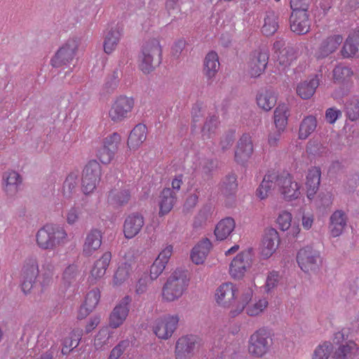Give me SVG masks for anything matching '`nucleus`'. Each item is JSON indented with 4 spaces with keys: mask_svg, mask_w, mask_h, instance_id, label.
<instances>
[{
    "mask_svg": "<svg viewBox=\"0 0 359 359\" xmlns=\"http://www.w3.org/2000/svg\"><path fill=\"white\" fill-rule=\"evenodd\" d=\"M317 120L313 116L304 118L300 123L299 138L306 140L316 128Z\"/></svg>",
    "mask_w": 359,
    "mask_h": 359,
    "instance_id": "37998d69",
    "label": "nucleus"
},
{
    "mask_svg": "<svg viewBox=\"0 0 359 359\" xmlns=\"http://www.w3.org/2000/svg\"><path fill=\"white\" fill-rule=\"evenodd\" d=\"M121 142V136L117 133H114L103 140L102 145L114 154L118 151Z\"/></svg>",
    "mask_w": 359,
    "mask_h": 359,
    "instance_id": "603ef678",
    "label": "nucleus"
},
{
    "mask_svg": "<svg viewBox=\"0 0 359 359\" xmlns=\"http://www.w3.org/2000/svg\"><path fill=\"white\" fill-rule=\"evenodd\" d=\"M349 331L346 328H343L341 330L336 332L334 335L333 343L334 345L339 346V345H344L348 340Z\"/></svg>",
    "mask_w": 359,
    "mask_h": 359,
    "instance_id": "0e129e2a",
    "label": "nucleus"
},
{
    "mask_svg": "<svg viewBox=\"0 0 359 359\" xmlns=\"http://www.w3.org/2000/svg\"><path fill=\"white\" fill-rule=\"evenodd\" d=\"M160 215H164L168 213L176 201L175 192L170 188H165L160 194Z\"/></svg>",
    "mask_w": 359,
    "mask_h": 359,
    "instance_id": "72a5a7b5",
    "label": "nucleus"
},
{
    "mask_svg": "<svg viewBox=\"0 0 359 359\" xmlns=\"http://www.w3.org/2000/svg\"><path fill=\"white\" fill-rule=\"evenodd\" d=\"M278 187L280 194L286 201L296 199L300 194L299 186L296 182L292 181V177L289 174L279 176Z\"/></svg>",
    "mask_w": 359,
    "mask_h": 359,
    "instance_id": "a211bd4d",
    "label": "nucleus"
},
{
    "mask_svg": "<svg viewBox=\"0 0 359 359\" xmlns=\"http://www.w3.org/2000/svg\"><path fill=\"white\" fill-rule=\"evenodd\" d=\"M269 58V50L266 48H259L252 52L248 63L251 77H258L265 71Z\"/></svg>",
    "mask_w": 359,
    "mask_h": 359,
    "instance_id": "f8f14e48",
    "label": "nucleus"
},
{
    "mask_svg": "<svg viewBox=\"0 0 359 359\" xmlns=\"http://www.w3.org/2000/svg\"><path fill=\"white\" fill-rule=\"evenodd\" d=\"M311 0H290V7L292 11H308Z\"/></svg>",
    "mask_w": 359,
    "mask_h": 359,
    "instance_id": "69168bd1",
    "label": "nucleus"
},
{
    "mask_svg": "<svg viewBox=\"0 0 359 359\" xmlns=\"http://www.w3.org/2000/svg\"><path fill=\"white\" fill-rule=\"evenodd\" d=\"M130 302L131 298L129 296H126L114 308L109 316V325L111 328H117L123 323L128 315Z\"/></svg>",
    "mask_w": 359,
    "mask_h": 359,
    "instance_id": "f3484780",
    "label": "nucleus"
},
{
    "mask_svg": "<svg viewBox=\"0 0 359 359\" xmlns=\"http://www.w3.org/2000/svg\"><path fill=\"white\" fill-rule=\"evenodd\" d=\"M21 182V177L15 171H8L3 175V187L8 196H14L18 191Z\"/></svg>",
    "mask_w": 359,
    "mask_h": 359,
    "instance_id": "cd10ccee",
    "label": "nucleus"
},
{
    "mask_svg": "<svg viewBox=\"0 0 359 359\" xmlns=\"http://www.w3.org/2000/svg\"><path fill=\"white\" fill-rule=\"evenodd\" d=\"M101 177V166L95 161H90L83 170L82 188L85 194H88L96 188Z\"/></svg>",
    "mask_w": 359,
    "mask_h": 359,
    "instance_id": "6e6552de",
    "label": "nucleus"
},
{
    "mask_svg": "<svg viewBox=\"0 0 359 359\" xmlns=\"http://www.w3.org/2000/svg\"><path fill=\"white\" fill-rule=\"evenodd\" d=\"M279 175L275 172L265 175L260 185L257 189L256 194L261 199L266 198L276 185L278 186Z\"/></svg>",
    "mask_w": 359,
    "mask_h": 359,
    "instance_id": "b1692460",
    "label": "nucleus"
},
{
    "mask_svg": "<svg viewBox=\"0 0 359 359\" xmlns=\"http://www.w3.org/2000/svg\"><path fill=\"white\" fill-rule=\"evenodd\" d=\"M133 106L134 101L133 98L120 96L116 99L109 110V117L114 122L121 121L128 117V114L130 112Z\"/></svg>",
    "mask_w": 359,
    "mask_h": 359,
    "instance_id": "4468645a",
    "label": "nucleus"
},
{
    "mask_svg": "<svg viewBox=\"0 0 359 359\" xmlns=\"http://www.w3.org/2000/svg\"><path fill=\"white\" fill-rule=\"evenodd\" d=\"M179 322L177 316H169L163 318H158L153 326V332L157 337L168 339L173 334Z\"/></svg>",
    "mask_w": 359,
    "mask_h": 359,
    "instance_id": "ddd939ff",
    "label": "nucleus"
},
{
    "mask_svg": "<svg viewBox=\"0 0 359 359\" xmlns=\"http://www.w3.org/2000/svg\"><path fill=\"white\" fill-rule=\"evenodd\" d=\"M217 118L215 116L208 118L202 128L203 136H206L207 138L210 137L211 133L215 132L217 127Z\"/></svg>",
    "mask_w": 359,
    "mask_h": 359,
    "instance_id": "13d9d810",
    "label": "nucleus"
},
{
    "mask_svg": "<svg viewBox=\"0 0 359 359\" xmlns=\"http://www.w3.org/2000/svg\"><path fill=\"white\" fill-rule=\"evenodd\" d=\"M235 221L231 217H226L222 219L216 226L215 235L217 240L226 239L235 228Z\"/></svg>",
    "mask_w": 359,
    "mask_h": 359,
    "instance_id": "4c0bfd02",
    "label": "nucleus"
},
{
    "mask_svg": "<svg viewBox=\"0 0 359 359\" xmlns=\"http://www.w3.org/2000/svg\"><path fill=\"white\" fill-rule=\"evenodd\" d=\"M184 5L191 8L192 2L191 0H166L165 9L169 15H171L175 11L182 12Z\"/></svg>",
    "mask_w": 359,
    "mask_h": 359,
    "instance_id": "3c124183",
    "label": "nucleus"
},
{
    "mask_svg": "<svg viewBox=\"0 0 359 359\" xmlns=\"http://www.w3.org/2000/svg\"><path fill=\"white\" fill-rule=\"evenodd\" d=\"M320 175L321 172L319 168L313 167L309 170L306 182L309 198H313L318 190L320 183Z\"/></svg>",
    "mask_w": 359,
    "mask_h": 359,
    "instance_id": "473e14b6",
    "label": "nucleus"
},
{
    "mask_svg": "<svg viewBox=\"0 0 359 359\" xmlns=\"http://www.w3.org/2000/svg\"><path fill=\"white\" fill-rule=\"evenodd\" d=\"M237 189V176L234 173L226 175L222 182V194L226 196H233L236 193Z\"/></svg>",
    "mask_w": 359,
    "mask_h": 359,
    "instance_id": "c03bdc74",
    "label": "nucleus"
},
{
    "mask_svg": "<svg viewBox=\"0 0 359 359\" xmlns=\"http://www.w3.org/2000/svg\"><path fill=\"white\" fill-rule=\"evenodd\" d=\"M79 276L78 266L74 264L67 266L63 273V284L65 287L69 288L74 286L76 283V279Z\"/></svg>",
    "mask_w": 359,
    "mask_h": 359,
    "instance_id": "a18cd8bd",
    "label": "nucleus"
},
{
    "mask_svg": "<svg viewBox=\"0 0 359 359\" xmlns=\"http://www.w3.org/2000/svg\"><path fill=\"white\" fill-rule=\"evenodd\" d=\"M162 60V50L159 41L152 39L145 42L139 56V67L145 74L153 72Z\"/></svg>",
    "mask_w": 359,
    "mask_h": 359,
    "instance_id": "f03ea898",
    "label": "nucleus"
},
{
    "mask_svg": "<svg viewBox=\"0 0 359 359\" xmlns=\"http://www.w3.org/2000/svg\"><path fill=\"white\" fill-rule=\"evenodd\" d=\"M172 246L169 245L159 253L158 257L155 259L150 267L149 276L151 280L157 279V278L163 273L172 254Z\"/></svg>",
    "mask_w": 359,
    "mask_h": 359,
    "instance_id": "412c9836",
    "label": "nucleus"
},
{
    "mask_svg": "<svg viewBox=\"0 0 359 359\" xmlns=\"http://www.w3.org/2000/svg\"><path fill=\"white\" fill-rule=\"evenodd\" d=\"M65 229L56 224H48L41 228L36 233L38 245L43 249H53L64 242L67 238Z\"/></svg>",
    "mask_w": 359,
    "mask_h": 359,
    "instance_id": "20e7f679",
    "label": "nucleus"
},
{
    "mask_svg": "<svg viewBox=\"0 0 359 359\" xmlns=\"http://www.w3.org/2000/svg\"><path fill=\"white\" fill-rule=\"evenodd\" d=\"M79 45V41L76 38L69 39L51 58V65L58 68L71 62L76 55Z\"/></svg>",
    "mask_w": 359,
    "mask_h": 359,
    "instance_id": "423d86ee",
    "label": "nucleus"
},
{
    "mask_svg": "<svg viewBox=\"0 0 359 359\" xmlns=\"http://www.w3.org/2000/svg\"><path fill=\"white\" fill-rule=\"evenodd\" d=\"M109 339L107 330H101L95 337L94 345L97 349L101 348Z\"/></svg>",
    "mask_w": 359,
    "mask_h": 359,
    "instance_id": "338daca9",
    "label": "nucleus"
},
{
    "mask_svg": "<svg viewBox=\"0 0 359 359\" xmlns=\"http://www.w3.org/2000/svg\"><path fill=\"white\" fill-rule=\"evenodd\" d=\"M278 15L273 11L266 12L264 22L262 27V33L266 36L273 35L278 28Z\"/></svg>",
    "mask_w": 359,
    "mask_h": 359,
    "instance_id": "58836bf2",
    "label": "nucleus"
},
{
    "mask_svg": "<svg viewBox=\"0 0 359 359\" xmlns=\"http://www.w3.org/2000/svg\"><path fill=\"white\" fill-rule=\"evenodd\" d=\"M358 346L353 341L348 340L344 345H339L333 352V359H356Z\"/></svg>",
    "mask_w": 359,
    "mask_h": 359,
    "instance_id": "c85d7f7f",
    "label": "nucleus"
},
{
    "mask_svg": "<svg viewBox=\"0 0 359 359\" xmlns=\"http://www.w3.org/2000/svg\"><path fill=\"white\" fill-rule=\"evenodd\" d=\"M53 266L51 265L48 266L47 270L43 271L41 276H39V283L42 288L50 285L53 283Z\"/></svg>",
    "mask_w": 359,
    "mask_h": 359,
    "instance_id": "e2e57ef3",
    "label": "nucleus"
},
{
    "mask_svg": "<svg viewBox=\"0 0 359 359\" xmlns=\"http://www.w3.org/2000/svg\"><path fill=\"white\" fill-rule=\"evenodd\" d=\"M295 59V53L292 47L287 46L278 53L277 64L280 70L284 71Z\"/></svg>",
    "mask_w": 359,
    "mask_h": 359,
    "instance_id": "a19ab883",
    "label": "nucleus"
},
{
    "mask_svg": "<svg viewBox=\"0 0 359 359\" xmlns=\"http://www.w3.org/2000/svg\"><path fill=\"white\" fill-rule=\"evenodd\" d=\"M319 76L316 74L309 81H306L299 83L297 88V94L302 99H309L315 93L316 88L319 86Z\"/></svg>",
    "mask_w": 359,
    "mask_h": 359,
    "instance_id": "e433bc0d",
    "label": "nucleus"
},
{
    "mask_svg": "<svg viewBox=\"0 0 359 359\" xmlns=\"http://www.w3.org/2000/svg\"><path fill=\"white\" fill-rule=\"evenodd\" d=\"M219 57L216 52H209L203 63V74L208 80L213 79L219 69Z\"/></svg>",
    "mask_w": 359,
    "mask_h": 359,
    "instance_id": "7c9ffc66",
    "label": "nucleus"
},
{
    "mask_svg": "<svg viewBox=\"0 0 359 359\" xmlns=\"http://www.w3.org/2000/svg\"><path fill=\"white\" fill-rule=\"evenodd\" d=\"M342 41L343 37L341 34L331 35L323 39L315 52L316 58L322 60L327 57L337 50Z\"/></svg>",
    "mask_w": 359,
    "mask_h": 359,
    "instance_id": "dca6fc26",
    "label": "nucleus"
},
{
    "mask_svg": "<svg viewBox=\"0 0 359 359\" xmlns=\"http://www.w3.org/2000/svg\"><path fill=\"white\" fill-rule=\"evenodd\" d=\"M290 25L291 31L297 34L308 33L311 27V20L308 11H292L290 17Z\"/></svg>",
    "mask_w": 359,
    "mask_h": 359,
    "instance_id": "2eb2a0df",
    "label": "nucleus"
},
{
    "mask_svg": "<svg viewBox=\"0 0 359 359\" xmlns=\"http://www.w3.org/2000/svg\"><path fill=\"white\" fill-rule=\"evenodd\" d=\"M333 348V344L331 342L324 341L316 348L312 359H328Z\"/></svg>",
    "mask_w": 359,
    "mask_h": 359,
    "instance_id": "de8ad7c7",
    "label": "nucleus"
},
{
    "mask_svg": "<svg viewBox=\"0 0 359 359\" xmlns=\"http://www.w3.org/2000/svg\"><path fill=\"white\" fill-rule=\"evenodd\" d=\"M111 259V254L110 252H105L100 259L97 260L91 270L92 278L91 282L94 279L95 280L103 277L106 273V270L109 266V262Z\"/></svg>",
    "mask_w": 359,
    "mask_h": 359,
    "instance_id": "c9c22d12",
    "label": "nucleus"
},
{
    "mask_svg": "<svg viewBox=\"0 0 359 359\" xmlns=\"http://www.w3.org/2000/svg\"><path fill=\"white\" fill-rule=\"evenodd\" d=\"M256 100L259 107L266 111H269L276 105L277 95L273 88H264L259 91Z\"/></svg>",
    "mask_w": 359,
    "mask_h": 359,
    "instance_id": "a878e982",
    "label": "nucleus"
},
{
    "mask_svg": "<svg viewBox=\"0 0 359 359\" xmlns=\"http://www.w3.org/2000/svg\"><path fill=\"white\" fill-rule=\"evenodd\" d=\"M144 225V219L142 214L133 212L130 214L125 219L123 224V233L126 238H133L137 236Z\"/></svg>",
    "mask_w": 359,
    "mask_h": 359,
    "instance_id": "6ab92c4d",
    "label": "nucleus"
},
{
    "mask_svg": "<svg viewBox=\"0 0 359 359\" xmlns=\"http://www.w3.org/2000/svg\"><path fill=\"white\" fill-rule=\"evenodd\" d=\"M330 220V230L332 236H339L346 226L345 214L341 210H337L331 215Z\"/></svg>",
    "mask_w": 359,
    "mask_h": 359,
    "instance_id": "f704fd0d",
    "label": "nucleus"
},
{
    "mask_svg": "<svg viewBox=\"0 0 359 359\" xmlns=\"http://www.w3.org/2000/svg\"><path fill=\"white\" fill-rule=\"evenodd\" d=\"M78 185V176L74 173L69 174L63 183V194L66 198H70Z\"/></svg>",
    "mask_w": 359,
    "mask_h": 359,
    "instance_id": "09e8293b",
    "label": "nucleus"
},
{
    "mask_svg": "<svg viewBox=\"0 0 359 359\" xmlns=\"http://www.w3.org/2000/svg\"><path fill=\"white\" fill-rule=\"evenodd\" d=\"M287 107L285 105H279L274 111V124L276 130L284 132L287 125L288 118Z\"/></svg>",
    "mask_w": 359,
    "mask_h": 359,
    "instance_id": "79ce46f5",
    "label": "nucleus"
},
{
    "mask_svg": "<svg viewBox=\"0 0 359 359\" xmlns=\"http://www.w3.org/2000/svg\"><path fill=\"white\" fill-rule=\"evenodd\" d=\"M128 269L124 266H120L116 269L114 276V283L115 285H121L128 278Z\"/></svg>",
    "mask_w": 359,
    "mask_h": 359,
    "instance_id": "052dcab7",
    "label": "nucleus"
},
{
    "mask_svg": "<svg viewBox=\"0 0 359 359\" xmlns=\"http://www.w3.org/2000/svg\"><path fill=\"white\" fill-rule=\"evenodd\" d=\"M115 154L111 152L105 147L102 145L97 151V156L104 164H107L114 158Z\"/></svg>",
    "mask_w": 359,
    "mask_h": 359,
    "instance_id": "680f3d73",
    "label": "nucleus"
},
{
    "mask_svg": "<svg viewBox=\"0 0 359 359\" xmlns=\"http://www.w3.org/2000/svg\"><path fill=\"white\" fill-rule=\"evenodd\" d=\"M187 272L175 270L167 279L162 289L163 299L166 302H174L180 298L189 285Z\"/></svg>",
    "mask_w": 359,
    "mask_h": 359,
    "instance_id": "7ed1b4c3",
    "label": "nucleus"
},
{
    "mask_svg": "<svg viewBox=\"0 0 359 359\" xmlns=\"http://www.w3.org/2000/svg\"><path fill=\"white\" fill-rule=\"evenodd\" d=\"M39 272V264L36 259L33 257L27 259L21 275V287L25 294L29 293L36 284Z\"/></svg>",
    "mask_w": 359,
    "mask_h": 359,
    "instance_id": "9d476101",
    "label": "nucleus"
},
{
    "mask_svg": "<svg viewBox=\"0 0 359 359\" xmlns=\"http://www.w3.org/2000/svg\"><path fill=\"white\" fill-rule=\"evenodd\" d=\"M238 290L231 283H224L216 290L215 297L217 302L224 306H234L235 309L231 311L233 317L241 313L246 306L248 305L252 298V290L250 287L245 288L238 300H236Z\"/></svg>",
    "mask_w": 359,
    "mask_h": 359,
    "instance_id": "f257e3e1",
    "label": "nucleus"
},
{
    "mask_svg": "<svg viewBox=\"0 0 359 359\" xmlns=\"http://www.w3.org/2000/svg\"><path fill=\"white\" fill-rule=\"evenodd\" d=\"M353 71L348 67L339 65L333 69V78L336 81L344 82L353 75Z\"/></svg>",
    "mask_w": 359,
    "mask_h": 359,
    "instance_id": "8fccbe9b",
    "label": "nucleus"
},
{
    "mask_svg": "<svg viewBox=\"0 0 359 359\" xmlns=\"http://www.w3.org/2000/svg\"><path fill=\"white\" fill-rule=\"evenodd\" d=\"M118 71L114 70L111 76H109L103 87V90L107 94L113 93L117 88L118 84Z\"/></svg>",
    "mask_w": 359,
    "mask_h": 359,
    "instance_id": "6e6d98bb",
    "label": "nucleus"
},
{
    "mask_svg": "<svg viewBox=\"0 0 359 359\" xmlns=\"http://www.w3.org/2000/svg\"><path fill=\"white\" fill-rule=\"evenodd\" d=\"M253 250L250 248L238 253L231 261L229 266L230 275L234 279H241L243 277L247 269L252 264Z\"/></svg>",
    "mask_w": 359,
    "mask_h": 359,
    "instance_id": "1a4fd4ad",
    "label": "nucleus"
},
{
    "mask_svg": "<svg viewBox=\"0 0 359 359\" xmlns=\"http://www.w3.org/2000/svg\"><path fill=\"white\" fill-rule=\"evenodd\" d=\"M272 344L270 332L264 328L259 329L249 339V353L254 357L262 358L269 351Z\"/></svg>",
    "mask_w": 359,
    "mask_h": 359,
    "instance_id": "39448f33",
    "label": "nucleus"
},
{
    "mask_svg": "<svg viewBox=\"0 0 359 359\" xmlns=\"http://www.w3.org/2000/svg\"><path fill=\"white\" fill-rule=\"evenodd\" d=\"M102 244V234L98 229H93L87 234L83 246V253L86 256H90L100 248Z\"/></svg>",
    "mask_w": 359,
    "mask_h": 359,
    "instance_id": "bb28decb",
    "label": "nucleus"
},
{
    "mask_svg": "<svg viewBox=\"0 0 359 359\" xmlns=\"http://www.w3.org/2000/svg\"><path fill=\"white\" fill-rule=\"evenodd\" d=\"M346 114L348 118L352 121L359 118V98H355L346 104Z\"/></svg>",
    "mask_w": 359,
    "mask_h": 359,
    "instance_id": "5fc2aeb1",
    "label": "nucleus"
},
{
    "mask_svg": "<svg viewBox=\"0 0 359 359\" xmlns=\"http://www.w3.org/2000/svg\"><path fill=\"white\" fill-rule=\"evenodd\" d=\"M132 198V189L128 187L111 189L107 196L109 204L119 208L126 205Z\"/></svg>",
    "mask_w": 359,
    "mask_h": 359,
    "instance_id": "5701e85b",
    "label": "nucleus"
},
{
    "mask_svg": "<svg viewBox=\"0 0 359 359\" xmlns=\"http://www.w3.org/2000/svg\"><path fill=\"white\" fill-rule=\"evenodd\" d=\"M100 299V292L98 289L90 291L86 297L85 302L80 307L78 313L79 319L87 317L96 307Z\"/></svg>",
    "mask_w": 359,
    "mask_h": 359,
    "instance_id": "393cba45",
    "label": "nucleus"
},
{
    "mask_svg": "<svg viewBox=\"0 0 359 359\" xmlns=\"http://www.w3.org/2000/svg\"><path fill=\"white\" fill-rule=\"evenodd\" d=\"M253 152V145L251 136L243 134L238 142L237 149L235 151V160L237 163L243 164L251 156Z\"/></svg>",
    "mask_w": 359,
    "mask_h": 359,
    "instance_id": "4be33fe9",
    "label": "nucleus"
},
{
    "mask_svg": "<svg viewBox=\"0 0 359 359\" xmlns=\"http://www.w3.org/2000/svg\"><path fill=\"white\" fill-rule=\"evenodd\" d=\"M291 222L292 215L287 211L281 212L277 218L278 227L283 231L287 230L290 227Z\"/></svg>",
    "mask_w": 359,
    "mask_h": 359,
    "instance_id": "4d7b16f0",
    "label": "nucleus"
},
{
    "mask_svg": "<svg viewBox=\"0 0 359 359\" xmlns=\"http://www.w3.org/2000/svg\"><path fill=\"white\" fill-rule=\"evenodd\" d=\"M201 339L196 335L188 334L180 337L175 344V358H191L198 349Z\"/></svg>",
    "mask_w": 359,
    "mask_h": 359,
    "instance_id": "0eeeda50",
    "label": "nucleus"
},
{
    "mask_svg": "<svg viewBox=\"0 0 359 359\" xmlns=\"http://www.w3.org/2000/svg\"><path fill=\"white\" fill-rule=\"evenodd\" d=\"M344 58H349L359 53V45L349 36L345 41L340 51Z\"/></svg>",
    "mask_w": 359,
    "mask_h": 359,
    "instance_id": "49530a36",
    "label": "nucleus"
},
{
    "mask_svg": "<svg viewBox=\"0 0 359 359\" xmlns=\"http://www.w3.org/2000/svg\"><path fill=\"white\" fill-rule=\"evenodd\" d=\"M279 243L278 231L273 228L266 229L262 243L261 254L264 259L271 257L276 251Z\"/></svg>",
    "mask_w": 359,
    "mask_h": 359,
    "instance_id": "aec40b11",
    "label": "nucleus"
},
{
    "mask_svg": "<svg viewBox=\"0 0 359 359\" xmlns=\"http://www.w3.org/2000/svg\"><path fill=\"white\" fill-rule=\"evenodd\" d=\"M212 243L205 238L199 242L193 249L191 253V259L196 264H201L205 260L210 249Z\"/></svg>",
    "mask_w": 359,
    "mask_h": 359,
    "instance_id": "c756f323",
    "label": "nucleus"
},
{
    "mask_svg": "<svg viewBox=\"0 0 359 359\" xmlns=\"http://www.w3.org/2000/svg\"><path fill=\"white\" fill-rule=\"evenodd\" d=\"M147 128L145 125L139 123L130 132L128 139V146L130 149H137L147 138Z\"/></svg>",
    "mask_w": 359,
    "mask_h": 359,
    "instance_id": "2f4dec72",
    "label": "nucleus"
},
{
    "mask_svg": "<svg viewBox=\"0 0 359 359\" xmlns=\"http://www.w3.org/2000/svg\"><path fill=\"white\" fill-rule=\"evenodd\" d=\"M121 32L118 27H112L105 35L104 41V50L106 53L110 54L116 47L120 37Z\"/></svg>",
    "mask_w": 359,
    "mask_h": 359,
    "instance_id": "ea45409f",
    "label": "nucleus"
},
{
    "mask_svg": "<svg viewBox=\"0 0 359 359\" xmlns=\"http://www.w3.org/2000/svg\"><path fill=\"white\" fill-rule=\"evenodd\" d=\"M210 215V208L208 206L203 207L201 208L198 214L196 215L194 222V226L195 228H198L203 225L206 221L208 219V217Z\"/></svg>",
    "mask_w": 359,
    "mask_h": 359,
    "instance_id": "bf43d9fd",
    "label": "nucleus"
},
{
    "mask_svg": "<svg viewBox=\"0 0 359 359\" xmlns=\"http://www.w3.org/2000/svg\"><path fill=\"white\" fill-rule=\"evenodd\" d=\"M217 163L214 159L206 158L201 161V169L202 176L204 179L208 180L211 177L212 172L217 168Z\"/></svg>",
    "mask_w": 359,
    "mask_h": 359,
    "instance_id": "864d4df0",
    "label": "nucleus"
},
{
    "mask_svg": "<svg viewBox=\"0 0 359 359\" xmlns=\"http://www.w3.org/2000/svg\"><path fill=\"white\" fill-rule=\"evenodd\" d=\"M297 262L301 269L305 273L315 271L318 269L320 255L318 251L306 246L299 250Z\"/></svg>",
    "mask_w": 359,
    "mask_h": 359,
    "instance_id": "9b49d317",
    "label": "nucleus"
},
{
    "mask_svg": "<svg viewBox=\"0 0 359 359\" xmlns=\"http://www.w3.org/2000/svg\"><path fill=\"white\" fill-rule=\"evenodd\" d=\"M341 116V111L335 107L328 108L325 111V118L327 121L333 124L339 117Z\"/></svg>",
    "mask_w": 359,
    "mask_h": 359,
    "instance_id": "774afa93",
    "label": "nucleus"
}]
</instances>
